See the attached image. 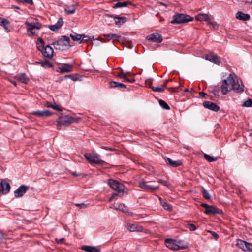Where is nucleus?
<instances>
[{"mask_svg":"<svg viewBox=\"0 0 252 252\" xmlns=\"http://www.w3.org/2000/svg\"><path fill=\"white\" fill-rule=\"evenodd\" d=\"M244 86L241 79L235 75L230 74L229 77L222 81L221 90L223 94H225L231 90L237 93H241L244 91Z\"/></svg>","mask_w":252,"mask_h":252,"instance_id":"nucleus-1","label":"nucleus"},{"mask_svg":"<svg viewBox=\"0 0 252 252\" xmlns=\"http://www.w3.org/2000/svg\"><path fill=\"white\" fill-rule=\"evenodd\" d=\"M108 185L111 188L116 191L117 195L123 197L125 194H127V189L122 183L113 179H110L108 181Z\"/></svg>","mask_w":252,"mask_h":252,"instance_id":"nucleus-2","label":"nucleus"},{"mask_svg":"<svg viewBox=\"0 0 252 252\" xmlns=\"http://www.w3.org/2000/svg\"><path fill=\"white\" fill-rule=\"evenodd\" d=\"M69 42L70 39L68 36H63L60 39L53 42L52 45L55 49L63 51L68 49L70 47Z\"/></svg>","mask_w":252,"mask_h":252,"instance_id":"nucleus-3","label":"nucleus"},{"mask_svg":"<svg viewBox=\"0 0 252 252\" xmlns=\"http://www.w3.org/2000/svg\"><path fill=\"white\" fill-rule=\"evenodd\" d=\"M166 246L173 250H183L187 248V245L182 240H176L172 239H167L165 240Z\"/></svg>","mask_w":252,"mask_h":252,"instance_id":"nucleus-4","label":"nucleus"},{"mask_svg":"<svg viewBox=\"0 0 252 252\" xmlns=\"http://www.w3.org/2000/svg\"><path fill=\"white\" fill-rule=\"evenodd\" d=\"M76 119L74 118L65 115L63 116L60 117L57 120V127L58 129H61V126H68L69 124L75 122Z\"/></svg>","mask_w":252,"mask_h":252,"instance_id":"nucleus-5","label":"nucleus"},{"mask_svg":"<svg viewBox=\"0 0 252 252\" xmlns=\"http://www.w3.org/2000/svg\"><path fill=\"white\" fill-rule=\"evenodd\" d=\"M173 20L171 23L173 24H180L191 21L193 18L189 15L183 14H177L174 15L173 17Z\"/></svg>","mask_w":252,"mask_h":252,"instance_id":"nucleus-6","label":"nucleus"},{"mask_svg":"<svg viewBox=\"0 0 252 252\" xmlns=\"http://www.w3.org/2000/svg\"><path fill=\"white\" fill-rule=\"evenodd\" d=\"M84 157L91 164L102 165L105 163L103 160L99 158L97 155H94L92 153H85Z\"/></svg>","mask_w":252,"mask_h":252,"instance_id":"nucleus-7","label":"nucleus"},{"mask_svg":"<svg viewBox=\"0 0 252 252\" xmlns=\"http://www.w3.org/2000/svg\"><path fill=\"white\" fill-rule=\"evenodd\" d=\"M236 246L245 252H252V244L241 239L237 240Z\"/></svg>","mask_w":252,"mask_h":252,"instance_id":"nucleus-8","label":"nucleus"},{"mask_svg":"<svg viewBox=\"0 0 252 252\" xmlns=\"http://www.w3.org/2000/svg\"><path fill=\"white\" fill-rule=\"evenodd\" d=\"M151 182L140 181L139 183V187L146 191H154L159 189V186H153L150 185Z\"/></svg>","mask_w":252,"mask_h":252,"instance_id":"nucleus-9","label":"nucleus"},{"mask_svg":"<svg viewBox=\"0 0 252 252\" xmlns=\"http://www.w3.org/2000/svg\"><path fill=\"white\" fill-rule=\"evenodd\" d=\"M26 26L27 34L29 36H38V32L42 28L31 24H25Z\"/></svg>","mask_w":252,"mask_h":252,"instance_id":"nucleus-10","label":"nucleus"},{"mask_svg":"<svg viewBox=\"0 0 252 252\" xmlns=\"http://www.w3.org/2000/svg\"><path fill=\"white\" fill-rule=\"evenodd\" d=\"M146 39L153 42L160 43L162 41V37L158 33H152L146 37Z\"/></svg>","mask_w":252,"mask_h":252,"instance_id":"nucleus-11","label":"nucleus"},{"mask_svg":"<svg viewBox=\"0 0 252 252\" xmlns=\"http://www.w3.org/2000/svg\"><path fill=\"white\" fill-rule=\"evenodd\" d=\"M28 189V187L25 185L20 186L15 191V197L18 198L22 197Z\"/></svg>","mask_w":252,"mask_h":252,"instance_id":"nucleus-12","label":"nucleus"},{"mask_svg":"<svg viewBox=\"0 0 252 252\" xmlns=\"http://www.w3.org/2000/svg\"><path fill=\"white\" fill-rule=\"evenodd\" d=\"M43 55L47 58H51L53 55V49L49 45L46 46L41 50Z\"/></svg>","mask_w":252,"mask_h":252,"instance_id":"nucleus-13","label":"nucleus"},{"mask_svg":"<svg viewBox=\"0 0 252 252\" xmlns=\"http://www.w3.org/2000/svg\"><path fill=\"white\" fill-rule=\"evenodd\" d=\"M2 194L8 193L10 189V184L5 180H2L0 183Z\"/></svg>","mask_w":252,"mask_h":252,"instance_id":"nucleus-14","label":"nucleus"},{"mask_svg":"<svg viewBox=\"0 0 252 252\" xmlns=\"http://www.w3.org/2000/svg\"><path fill=\"white\" fill-rule=\"evenodd\" d=\"M195 18L197 21H205L208 23L209 20H212L213 17L208 14L199 13L195 16Z\"/></svg>","mask_w":252,"mask_h":252,"instance_id":"nucleus-15","label":"nucleus"},{"mask_svg":"<svg viewBox=\"0 0 252 252\" xmlns=\"http://www.w3.org/2000/svg\"><path fill=\"white\" fill-rule=\"evenodd\" d=\"M127 228L131 232H142L143 231V227L136 224L127 223Z\"/></svg>","mask_w":252,"mask_h":252,"instance_id":"nucleus-16","label":"nucleus"},{"mask_svg":"<svg viewBox=\"0 0 252 252\" xmlns=\"http://www.w3.org/2000/svg\"><path fill=\"white\" fill-rule=\"evenodd\" d=\"M203 106L205 108H208L215 112H217L219 110V107L212 102L205 101L203 103Z\"/></svg>","mask_w":252,"mask_h":252,"instance_id":"nucleus-17","label":"nucleus"},{"mask_svg":"<svg viewBox=\"0 0 252 252\" xmlns=\"http://www.w3.org/2000/svg\"><path fill=\"white\" fill-rule=\"evenodd\" d=\"M205 59L218 65H219L220 62V58L214 54L207 55L205 57Z\"/></svg>","mask_w":252,"mask_h":252,"instance_id":"nucleus-18","label":"nucleus"},{"mask_svg":"<svg viewBox=\"0 0 252 252\" xmlns=\"http://www.w3.org/2000/svg\"><path fill=\"white\" fill-rule=\"evenodd\" d=\"M25 24H31L35 25L40 28L42 27V25L39 22V20L33 17H30L29 18L27 19V20L25 22Z\"/></svg>","mask_w":252,"mask_h":252,"instance_id":"nucleus-19","label":"nucleus"},{"mask_svg":"<svg viewBox=\"0 0 252 252\" xmlns=\"http://www.w3.org/2000/svg\"><path fill=\"white\" fill-rule=\"evenodd\" d=\"M204 212L206 214L215 215L220 214L221 211L214 206H210L207 209L205 210Z\"/></svg>","mask_w":252,"mask_h":252,"instance_id":"nucleus-20","label":"nucleus"},{"mask_svg":"<svg viewBox=\"0 0 252 252\" xmlns=\"http://www.w3.org/2000/svg\"><path fill=\"white\" fill-rule=\"evenodd\" d=\"M72 66L69 64H65L63 66L58 68V72L61 73H67L72 71Z\"/></svg>","mask_w":252,"mask_h":252,"instance_id":"nucleus-21","label":"nucleus"},{"mask_svg":"<svg viewBox=\"0 0 252 252\" xmlns=\"http://www.w3.org/2000/svg\"><path fill=\"white\" fill-rule=\"evenodd\" d=\"M0 25L8 32H10V23L8 20L4 18L0 17Z\"/></svg>","mask_w":252,"mask_h":252,"instance_id":"nucleus-22","label":"nucleus"},{"mask_svg":"<svg viewBox=\"0 0 252 252\" xmlns=\"http://www.w3.org/2000/svg\"><path fill=\"white\" fill-rule=\"evenodd\" d=\"M15 78L20 81V82L24 83L27 84L29 81V78L26 76L25 73H21L17 74L15 76Z\"/></svg>","mask_w":252,"mask_h":252,"instance_id":"nucleus-23","label":"nucleus"},{"mask_svg":"<svg viewBox=\"0 0 252 252\" xmlns=\"http://www.w3.org/2000/svg\"><path fill=\"white\" fill-rule=\"evenodd\" d=\"M236 17L237 19L242 21H248L250 19V16L248 14H245L242 12H238L236 14Z\"/></svg>","mask_w":252,"mask_h":252,"instance_id":"nucleus-24","label":"nucleus"},{"mask_svg":"<svg viewBox=\"0 0 252 252\" xmlns=\"http://www.w3.org/2000/svg\"><path fill=\"white\" fill-rule=\"evenodd\" d=\"M165 160L166 163L167 164H169L171 166H172L174 167H178V166L181 165L182 164L181 161L180 160H177V161L173 160L169 158H165Z\"/></svg>","mask_w":252,"mask_h":252,"instance_id":"nucleus-25","label":"nucleus"},{"mask_svg":"<svg viewBox=\"0 0 252 252\" xmlns=\"http://www.w3.org/2000/svg\"><path fill=\"white\" fill-rule=\"evenodd\" d=\"M32 114L39 117H47L51 114V113L47 110L43 111H35L32 112Z\"/></svg>","mask_w":252,"mask_h":252,"instance_id":"nucleus-26","label":"nucleus"},{"mask_svg":"<svg viewBox=\"0 0 252 252\" xmlns=\"http://www.w3.org/2000/svg\"><path fill=\"white\" fill-rule=\"evenodd\" d=\"M81 250L88 252H99L100 249L94 246L84 245L81 247Z\"/></svg>","mask_w":252,"mask_h":252,"instance_id":"nucleus-27","label":"nucleus"},{"mask_svg":"<svg viewBox=\"0 0 252 252\" xmlns=\"http://www.w3.org/2000/svg\"><path fill=\"white\" fill-rule=\"evenodd\" d=\"M63 23V19L62 18H60L59 19L57 23H56L54 25H50L49 28L51 30L53 31H55L58 30L62 26Z\"/></svg>","mask_w":252,"mask_h":252,"instance_id":"nucleus-28","label":"nucleus"},{"mask_svg":"<svg viewBox=\"0 0 252 252\" xmlns=\"http://www.w3.org/2000/svg\"><path fill=\"white\" fill-rule=\"evenodd\" d=\"M105 37H109L110 40H112L113 41H119L121 39V36L117 34H106L103 35Z\"/></svg>","mask_w":252,"mask_h":252,"instance_id":"nucleus-29","label":"nucleus"},{"mask_svg":"<svg viewBox=\"0 0 252 252\" xmlns=\"http://www.w3.org/2000/svg\"><path fill=\"white\" fill-rule=\"evenodd\" d=\"M83 36V40H87V39H84L85 38H87V37L85 36L84 35H82V34H76V33H74V34H71L70 35V37L71 38V39L73 40V41H79L80 40L82 36Z\"/></svg>","mask_w":252,"mask_h":252,"instance_id":"nucleus-30","label":"nucleus"},{"mask_svg":"<svg viewBox=\"0 0 252 252\" xmlns=\"http://www.w3.org/2000/svg\"><path fill=\"white\" fill-rule=\"evenodd\" d=\"M76 10V6L75 5H71L67 6L65 8V12L67 14H71L74 13Z\"/></svg>","mask_w":252,"mask_h":252,"instance_id":"nucleus-31","label":"nucleus"},{"mask_svg":"<svg viewBox=\"0 0 252 252\" xmlns=\"http://www.w3.org/2000/svg\"><path fill=\"white\" fill-rule=\"evenodd\" d=\"M110 85L111 87L113 88H125L126 87V85L123 83H118L115 81H111L110 83Z\"/></svg>","mask_w":252,"mask_h":252,"instance_id":"nucleus-32","label":"nucleus"},{"mask_svg":"<svg viewBox=\"0 0 252 252\" xmlns=\"http://www.w3.org/2000/svg\"><path fill=\"white\" fill-rule=\"evenodd\" d=\"M204 157L205 159L210 162L217 161L218 159L217 157L211 156L207 154H204Z\"/></svg>","mask_w":252,"mask_h":252,"instance_id":"nucleus-33","label":"nucleus"},{"mask_svg":"<svg viewBox=\"0 0 252 252\" xmlns=\"http://www.w3.org/2000/svg\"><path fill=\"white\" fill-rule=\"evenodd\" d=\"M116 20L115 21V24L117 25H121L126 22V18L124 17H118L115 18Z\"/></svg>","mask_w":252,"mask_h":252,"instance_id":"nucleus-34","label":"nucleus"},{"mask_svg":"<svg viewBox=\"0 0 252 252\" xmlns=\"http://www.w3.org/2000/svg\"><path fill=\"white\" fill-rule=\"evenodd\" d=\"M161 205L164 208V209L168 211H171L172 210V207L170 204L167 203L165 202L164 201H161Z\"/></svg>","mask_w":252,"mask_h":252,"instance_id":"nucleus-35","label":"nucleus"},{"mask_svg":"<svg viewBox=\"0 0 252 252\" xmlns=\"http://www.w3.org/2000/svg\"><path fill=\"white\" fill-rule=\"evenodd\" d=\"M35 64H40L42 67H46L47 66H51V65L50 64V63L48 61H43L38 62L36 61L35 62Z\"/></svg>","mask_w":252,"mask_h":252,"instance_id":"nucleus-36","label":"nucleus"},{"mask_svg":"<svg viewBox=\"0 0 252 252\" xmlns=\"http://www.w3.org/2000/svg\"><path fill=\"white\" fill-rule=\"evenodd\" d=\"M159 103L160 106L163 109H164L166 110H169L170 109L169 106H168V105L165 101H164L162 100H160L159 101Z\"/></svg>","mask_w":252,"mask_h":252,"instance_id":"nucleus-37","label":"nucleus"},{"mask_svg":"<svg viewBox=\"0 0 252 252\" xmlns=\"http://www.w3.org/2000/svg\"><path fill=\"white\" fill-rule=\"evenodd\" d=\"M129 4L128 2H119L116 4L115 7L116 8H120V7H124L127 6Z\"/></svg>","mask_w":252,"mask_h":252,"instance_id":"nucleus-38","label":"nucleus"},{"mask_svg":"<svg viewBox=\"0 0 252 252\" xmlns=\"http://www.w3.org/2000/svg\"><path fill=\"white\" fill-rule=\"evenodd\" d=\"M242 106L244 107H252V99H249L246 100L243 104L242 105Z\"/></svg>","mask_w":252,"mask_h":252,"instance_id":"nucleus-39","label":"nucleus"},{"mask_svg":"<svg viewBox=\"0 0 252 252\" xmlns=\"http://www.w3.org/2000/svg\"><path fill=\"white\" fill-rule=\"evenodd\" d=\"M202 194L204 196V197L205 199H209L211 198V196L208 193V192L204 189H203L202 190Z\"/></svg>","mask_w":252,"mask_h":252,"instance_id":"nucleus-40","label":"nucleus"},{"mask_svg":"<svg viewBox=\"0 0 252 252\" xmlns=\"http://www.w3.org/2000/svg\"><path fill=\"white\" fill-rule=\"evenodd\" d=\"M123 204L115 203L112 205V208H113V209H114L115 210H120V209H122V207H123Z\"/></svg>","mask_w":252,"mask_h":252,"instance_id":"nucleus-41","label":"nucleus"},{"mask_svg":"<svg viewBox=\"0 0 252 252\" xmlns=\"http://www.w3.org/2000/svg\"><path fill=\"white\" fill-rule=\"evenodd\" d=\"M207 25H211L214 29H218V24L217 23V22L211 21V20H209L208 23H207Z\"/></svg>","mask_w":252,"mask_h":252,"instance_id":"nucleus-42","label":"nucleus"},{"mask_svg":"<svg viewBox=\"0 0 252 252\" xmlns=\"http://www.w3.org/2000/svg\"><path fill=\"white\" fill-rule=\"evenodd\" d=\"M122 209H120V210L122 211L123 212L126 214H128V215H131L132 213L131 212H129L127 211V208L123 204V206L122 207Z\"/></svg>","mask_w":252,"mask_h":252,"instance_id":"nucleus-43","label":"nucleus"},{"mask_svg":"<svg viewBox=\"0 0 252 252\" xmlns=\"http://www.w3.org/2000/svg\"><path fill=\"white\" fill-rule=\"evenodd\" d=\"M39 40V43H40V45H39L38 46V49L39 50H41L42 49H43L44 47V41L41 39V38H39L38 39Z\"/></svg>","mask_w":252,"mask_h":252,"instance_id":"nucleus-44","label":"nucleus"},{"mask_svg":"<svg viewBox=\"0 0 252 252\" xmlns=\"http://www.w3.org/2000/svg\"><path fill=\"white\" fill-rule=\"evenodd\" d=\"M152 89L154 92H162L164 91V89H163L161 87H152Z\"/></svg>","mask_w":252,"mask_h":252,"instance_id":"nucleus-45","label":"nucleus"},{"mask_svg":"<svg viewBox=\"0 0 252 252\" xmlns=\"http://www.w3.org/2000/svg\"><path fill=\"white\" fill-rule=\"evenodd\" d=\"M159 182L166 187H169L170 186V184L166 181L162 179H159Z\"/></svg>","mask_w":252,"mask_h":252,"instance_id":"nucleus-46","label":"nucleus"},{"mask_svg":"<svg viewBox=\"0 0 252 252\" xmlns=\"http://www.w3.org/2000/svg\"><path fill=\"white\" fill-rule=\"evenodd\" d=\"M209 232L212 234V238H214L215 240H217L218 238L219 235L216 232L211 231H209Z\"/></svg>","mask_w":252,"mask_h":252,"instance_id":"nucleus-47","label":"nucleus"},{"mask_svg":"<svg viewBox=\"0 0 252 252\" xmlns=\"http://www.w3.org/2000/svg\"><path fill=\"white\" fill-rule=\"evenodd\" d=\"M188 228L190 231H194L196 229V226L194 224H189L188 226Z\"/></svg>","mask_w":252,"mask_h":252,"instance_id":"nucleus-48","label":"nucleus"},{"mask_svg":"<svg viewBox=\"0 0 252 252\" xmlns=\"http://www.w3.org/2000/svg\"><path fill=\"white\" fill-rule=\"evenodd\" d=\"M75 205L76 206L79 207L80 208H83V209L86 208L87 207V204H84V203H80V204L76 203L75 204Z\"/></svg>","mask_w":252,"mask_h":252,"instance_id":"nucleus-49","label":"nucleus"},{"mask_svg":"<svg viewBox=\"0 0 252 252\" xmlns=\"http://www.w3.org/2000/svg\"><path fill=\"white\" fill-rule=\"evenodd\" d=\"M126 76V73H124V72L122 71L120 72L118 74V76L120 77V78L124 79L125 76Z\"/></svg>","mask_w":252,"mask_h":252,"instance_id":"nucleus-50","label":"nucleus"},{"mask_svg":"<svg viewBox=\"0 0 252 252\" xmlns=\"http://www.w3.org/2000/svg\"><path fill=\"white\" fill-rule=\"evenodd\" d=\"M48 107H51L53 108L54 110H58V111H62V110L58 106H55L53 105H49L48 106Z\"/></svg>","mask_w":252,"mask_h":252,"instance_id":"nucleus-51","label":"nucleus"},{"mask_svg":"<svg viewBox=\"0 0 252 252\" xmlns=\"http://www.w3.org/2000/svg\"><path fill=\"white\" fill-rule=\"evenodd\" d=\"M20 1L22 3H27L31 4H33L32 0H20Z\"/></svg>","mask_w":252,"mask_h":252,"instance_id":"nucleus-52","label":"nucleus"},{"mask_svg":"<svg viewBox=\"0 0 252 252\" xmlns=\"http://www.w3.org/2000/svg\"><path fill=\"white\" fill-rule=\"evenodd\" d=\"M65 78H71L72 80H74V81H76L77 80V78L76 77H75L74 76L72 75H66L65 76Z\"/></svg>","mask_w":252,"mask_h":252,"instance_id":"nucleus-53","label":"nucleus"},{"mask_svg":"<svg viewBox=\"0 0 252 252\" xmlns=\"http://www.w3.org/2000/svg\"><path fill=\"white\" fill-rule=\"evenodd\" d=\"M152 82L151 80L146 81V85L147 87L152 88Z\"/></svg>","mask_w":252,"mask_h":252,"instance_id":"nucleus-54","label":"nucleus"},{"mask_svg":"<svg viewBox=\"0 0 252 252\" xmlns=\"http://www.w3.org/2000/svg\"><path fill=\"white\" fill-rule=\"evenodd\" d=\"M125 81H127L128 82H134L135 81V80L134 79L130 80L127 78L126 76H125V77L123 79Z\"/></svg>","mask_w":252,"mask_h":252,"instance_id":"nucleus-55","label":"nucleus"},{"mask_svg":"<svg viewBox=\"0 0 252 252\" xmlns=\"http://www.w3.org/2000/svg\"><path fill=\"white\" fill-rule=\"evenodd\" d=\"M4 237V234L2 232H0V244L2 243Z\"/></svg>","mask_w":252,"mask_h":252,"instance_id":"nucleus-56","label":"nucleus"},{"mask_svg":"<svg viewBox=\"0 0 252 252\" xmlns=\"http://www.w3.org/2000/svg\"><path fill=\"white\" fill-rule=\"evenodd\" d=\"M117 195V193H113L112 195V196L109 198V201L111 202L112 201V200L114 198V197Z\"/></svg>","mask_w":252,"mask_h":252,"instance_id":"nucleus-57","label":"nucleus"},{"mask_svg":"<svg viewBox=\"0 0 252 252\" xmlns=\"http://www.w3.org/2000/svg\"><path fill=\"white\" fill-rule=\"evenodd\" d=\"M201 206H202V207H203L204 208H205V210H206V209H207V208H208L210 206V205H208L207 204H205V203H203V204H201Z\"/></svg>","mask_w":252,"mask_h":252,"instance_id":"nucleus-58","label":"nucleus"},{"mask_svg":"<svg viewBox=\"0 0 252 252\" xmlns=\"http://www.w3.org/2000/svg\"><path fill=\"white\" fill-rule=\"evenodd\" d=\"M170 80H168V79H166L165 81V82L164 83V84L162 85V87L163 88H165L166 87V85H167V84L168 82H169Z\"/></svg>","mask_w":252,"mask_h":252,"instance_id":"nucleus-59","label":"nucleus"},{"mask_svg":"<svg viewBox=\"0 0 252 252\" xmlns=\"http://www.w3.org/2000/svg\"><path fill=\"white\" fill-rule=\"evenodd\" d=\"M56 240L58 243H62L63 241L64 240V239L61 238V239H60L59 240H58L57 239H56Z\"/></svg>","mask_w":252,"mask_h":252,"instance_id":"nucleus-60","label":"nucleus"},{"mask_svg":"<svg viewBox=\"0 0 252 252\" xmlns=\"http://www.w3.org/2000/svg\"><path fill=\"white\" fill-rule=\"evenodd\" d=\"M199 94L201 96L204 97L206 95V94L204 92H199Z\"/></svg>","mask_w":252,"mask_h":252,"instance_id":"nucleus-61","label":"nucleus"},{"mask_svg":"<svg viewBox=\"0 0 252 252\" xmlns=\"http://www.w3.org/2000/svg\"><path fill=\"white\" fill-rule=\"evenodd\" d=\"M11 83H12L15 86H16L17 85V83L15 81H11Z\"/></svg>","mask_w":252,"mask_h":252,"instance_id":"nucleus-62","label":"nucleus"},{"mask_svg":"<svg viewBox=\"0 0 252 252\" xmlns=\"http://www.w3.org/2000/svg\"><path fill=\"white\" fill-rule=\"evenodd\" d=\"M72 174L74 176H78V175H78V174H77L76 172H73V173H72Z\"/></svg>","mask_w":252,"mask_h":252,"instance_id":"nucleus-63","label":"nucleus"},{"mask_svg":"<svg viewBox=\"0 0 252 252\" xmlns=\"http://www.w3.org/2000/svg\"><path fill=\"white\" fill-rule=\"evenodd\" d=\"M175 88L171 87L169 88V90L170 91H173V90L175 89Z\"/></svg>","mask_w":252,"mask_h":252,"instance_id":"nucleus-64","label":"nucleus"}]
</instances>
